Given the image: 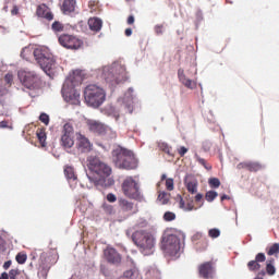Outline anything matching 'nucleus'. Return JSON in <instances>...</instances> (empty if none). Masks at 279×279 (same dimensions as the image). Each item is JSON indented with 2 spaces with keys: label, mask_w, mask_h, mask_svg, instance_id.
<instances>
[{
  "label": "nucleus",
  "mask_w": 279,
  "mask_h": 279,
  "mask_svg": "<svg viewBox=\"0 0 279 279\" xmlns=\"http://www.w3.org/2000/svg\"><path fill=\"white\" fill-rule=\"evenodd\" d=\"M132 241L144 256H149L151 250L156 246V238L147 230H136L133 232Z\"/></svg>",
  "instance_id": "f257e3e1"
},
{
  "label": "nucleus",
  "mask_w": 279,
  "mask_h": 279,
  "mask_svg": "<svg viewBox=\"0 0 279 279\" xmlns=\"http://www.w3.org/2000/svg\"><path fill=\"white\" fill-rule=\"evenodd\" d=\"M34 56L39 66L46 72V75L51 77V75L56 74V58L49 51V48H37L34 50Z\"/></svg>",
  "instance_id": "f03ea898"
},
{
  "label": "nucleus",
  "mask_w": 279,
  "mask_h": 279,
  "mask_svg": "<svg viewBox=\"0 0 279 279\" xmlns=\"http://www.w3.org/2000/svg\"><path fill=\"white\" fill-rule=\"evenodd\" d=\"M112 161L119 169H136V157L132 150L118 148L112 151Z\"/></svg>",
  "instance_id": "7ed1b4c3"
},
{
  "label": "nucleus",
  "mask_w": 279,
  "mask_h": 279,
  "mask_svg": "<svg viewBox=\"0 0 279 279\" xmlns=\"http://www.w3.org/2000/svg\"><path fill=\"white\" fill-rule=\"evenodd\" d=\"M84 99L87 106L99 108L106 101V90L99 85L89 84L84 89Z\"/></svg>",
  "instance_id": "20e7f679"
},
{
  "label": "nucleus",
  "mask_w": 279,
  "mask_h": 279,
  "mask_svg": "<svg viewBox=\"0 0 279 279\" xmlns=\"http://www.w3.org/2000/svg\"><path fill=\"white\" fill-rule=\"evenodd\" d=\"M105 80L111 86H117V84H121V82L128 80V71L125 70V66L121 64H113L105 73Z\"/></svg>",
  "instance_id": "39448f33"
},
{
  "label": "nucleus",
  "mask_w": 279,
  "mask_h": 279,
  "mask_svg": "<svg viewBox=\"0 0 279 279\" xmlns=\"http://www.w3.org/2000/svg\"><path fill=\"white\" fill-rule=\"evenodd\" d=\"M180 238L175 234H166L161 241V250L165 256H178L180 254Z\"/></svg>",
  "instance_id": "423d86ee"
},
{
  "label": "nucleus",
  "mask_w": 279,
  "mask_h": 279,
  "mask_svg": "<svg viewBox=\"0 0 279 279\" xmlns=\"http://www.w3.org/2000/svg\"><path fill=\"white\" fill-rule=\"evenodd\" d=\"M87 167H88L89 171H92V173H95L96 175H98V178H100V180H105V178H110V175L112 173V168H110V166H108V163L101 161L97 157H90L88 160Z\"/></svg>",
  "instance_id": "0eeeda50"
},
{
  "label": "nucleus",
  "mask_w": 279,
  "mask_h": 279,
  "mask_svg": "<svg viewBox=\"0 0 279 279\" xmlns=\"http://www.w3.org/2000/svg\"><path fill=\"white\" fill-rule=\"evenodd\" d=\"M17 77L21 84L24 85V87L28 90H37V88H40V84H43V82L40 81V76H38V74H36L35 72L20 70L17 72Z\"/></svg>",
  "instance_id": "6e6552de"
},
{
  "label": "nucleus",
  "mask_w": 279,
  "mask_h": 279,
  "mask_svg": "<svg viewBox=\"0 0 279 279\" xmlns=\"http://www.w3.org/2000/svg\"><path fill=\"white\" fill-rule=\"evenodd\" d=\"M122 191L125 197H129L130 199H136V202H141L143 199L141 187H138V183L133 180L132 177H129L123 181Z\"/></svg>",
  "instance_id": "1a4fd4ad"
},
{
  "label": "nucleus",
  "mask_w": 279,
  "mask_h": 279,
  "mask_svg": "<svg viewBox=\"0 0 279 279\" xmlns=\"http://www.w3.org/2000/svg\"><path fill=\"white\" fill-rule=\"evenodd\" d=\"M119 215L122 219H130V217L138 213V205L128 198L118 199Z\"/></svg>",
  "instance_id": "9d476101"
},
{
  "label": "nucleus",
  "mask_w": 279,
  "mask_h": 279,
  "mask_svg": "<svg viewBox=\"0 0 279 279\" xmlns=\"http://www.w3.org/2000/svg\"><path fill=\"white\" fill-rule=\"evenodd\" d=\"M87 128L89 132H93V134H97L98 136H110L111 138L117 136V133L113 132L112 129L95 120H87Z\"/></svg>",
  "instance_id": "9b49d317"
},
{
  "label": "nucleus",
  "mask_w": 279,
  "mask_h": 279,
  "mask_svg": "<svg viewBox=\"0 0 279 279\" xmlns=\"http://www.w3.org/2000/svg\"><path fill=\"white\" fill-rule=\"evenodd\" d=\"M74 129L73 124L65 123L62 129L61 134V145L65 149H71L75 145V140H73Z\"/></svg>",
  "instance_id": "f8f14e48"
},
{
  "label": "nucleus",
  "mask_w": 279,
  "mask_h": 279,
  "mask_svg": "<svg viewBox=\"0 0 279 279\" xmlns=\"http://www.w3.org/2000/svg\"><path fill=\"white\" fill-rule=\"evenodd\" d=\"M59 45H61V47H64L65 49L76 50L80 49L82 45H84V43L82 41V39L73 35L63 34L59 36Z\"/></svg>",
  "instance_id": "ddd939ff"
},
{
  "label": "nucleus",
  "mask_w": 279,
  "mask_h": 279,
  "mask_svg": "<svg viewBox=\"0 0 279 279\" xmlns=\"http://www.w3.org/2000/svg\"><path fill=\"white\" fill-rule=\"evenodd\" d=\"M76 149L78 154H90L93 151V143L82 133H76Z\"/></svg>",
  "instance_id": "4468645a"
},
{
  "label": "nucleus",
  "mask_w": 279,
  "mask_h": 279,
  "mask_svg": "<svg viewBox=\"0 0 279 279\" xmlns=\"http://www.w3.org/2000/svg\"><path fill=\"white\" fill-rule=\"evenodd\" d=\"M216 274L215 262H204L198 265V276L203 279H214Z\"/></svg>",
  "instance_id": "2eb2a0df"
},
{
  "label": "nucleus",
  "mask_w": 279,
  "mask_h": 279,
  "mask_svg": "<svg viewBox=\"0 0 279 279\" xmlns=\"http://www.w3.org/2000/svg\"><path fill=\"white\" fill-rule=\"evenodd\" d=\"M265 260H267V256H265V253H258L255 256V259H252L246 264V267L248 271L256 274L257 271H260V263H265Z\"/></svg>",
  "instance_id": "dca6fc26"
},
{
  "label": "nucleus",
  "mask_w": 279,
  "mask_h": 279,
  "mask_svg": "<svg viewBox=\"0 0 279 279\" xmlns=\"http://www.w3.org/2000/svg\"><path fill=\"white\" fill-rule=\"evenodd\" d=\"M236 169H245L251 173H256L258 171H262V169H265V166H263V163L258 161H243L236 166Z\"/></svg>",
  "instance_id": "f3484780"
},
{
  "label": "nucleus",
  "mask_w": 279,
  "mask_h": 279,
  "mask_svg": "<svg viewBox=\"0 0 279 279\" xmlns=\"http://www.w3.org/2000/svg\"><path fill=\"white\" fill-rule=\"evenodd\" d=\"M104 256L107 263H110V265H120L121 263V254H119V252H117L113 247H107L104 251Z\"/></svg>",
  "instance_id": "a211bd4d"
},
{
  "label": "nucleus",
  "mask_w": 279,
  "mask_h": 279,
  "mask_svg": "<svg viewBox=\"0 0 279 279\" xmlns=\"http://www.w3.org/2000/svg\"><path fill=\"white\" fill-rule=\"evenodd\" d=\"M36 16H38V19H45L49 22L53 21L54 19L53 12H51V9H49L48 5L45 3L37 5Z\"/></svg>",
  "instance_id": "6ab92c4d"
},
{
  "label": "nucleus",
  "mask_w": 279,
  "mask_h": 279,
  "mask_svg": "<svg viewBox=\"0 0 279 279\" xmlns=\"http://www.w3.org/2000/svg\"><path fill=\"white\" fill-rule=\"evenodd\" d=\"M178 77L185 88H189L190 90H195V88H197V82L186 77V74H184L182 69L178 71Z\"/></svg>",
  "instance_id": "aec40b11"
},
{
  "label": "nucleus",
  "mask_w": 279,
  "mask_h": 279,
  "mask_svg": "<svg viewBox=\"0 0 279 279\" xmlns=\"http://www.w3.org/2000/svg\"><path fill=\"white\" fill-rule=\"evenodd\" d=\"M133 99H134V88L130 87L124 94V102H126L124 105V108L126 112H129V114H132V112H134Z\"/></svg>",
  "instance_id": "412c9836"
},
{
  "label": "nucleus",
  "mask_w": 279,
  "mask_h": 279,
  "mask_svg": "<svg viewBox=\"0 0 279 279\" xmlns=\"http://www.w3.org/2000/svg\"><path fill=\"white\" fill-rule=\"evenodd\" d=\"M185 189L191 193V195H195L197 193V179L193 177H186L184 180Z\"/></svg>",
  "instance_id": "4be33fe9"
},
{
  "label": "nucleus",
  "mask_w": 279,
  "mask_h": 279,
  "mask_svg": "<svg viewBox=\"0 0 279 279\" xmlns=\"http://www.w3.org/2000/svg\"><path fill=\"white\" fill-rule=\"evenodd\" d=\"M177 202H179V208H181V210H185L186 213H191V210H197L193 201L186 204L184 198H182V195H177Z\"/></svg>",
  "instance_id": "5701e85b"
},
{
  "label": "nucleus",
  "mask_w": 279,
  "mask_h": 279,
  "mask_svg": "<svg viewBox=\"0 0 279 279\" xmlns=\"http://www.w3.org/2000/svg\"><path fill=\"white\" fill-rule=\"evenodd\" d=\"M87 23L92 32H101V27H104V21L99 17H90Z\"/></svg>",
  "instance_id": "b1692460"
},
{
  "label": "nucleus",
  "mask_w": 279,
  "mask_h": 279,
  "mask_svg": "<svg viewBox=\"0 0 279 279\" xmlns=\"http://www.w3.org/2000/svg\"><path fill=\"white\" fill-rule=\"evenodd\" d=\"M76 3L75 0H64L61 5V11L63 14H71V12H75Z\"/></svg>",
  "instance_id": "393cba45"
},
{
  "label": "nucleus",
  "mask_w": 279,
  "mask_h": 279,
  "mask_svg": "<svg viewBox=\"0 0 279 279\" xmlns=\"http://www.w3.org/2000/svg\"><path fill=\"white\" fill-rule=\"evenodd\" d=\"M0 279H25V277H23L20 269H11L9 275L8 272H2Z\"/></svg>",
  "instance_id": "a878e982"
},
{
  "label": "nucleus",
  "mask_w": 279,
  "mask_h": 279,
  "mask_svg": "<svg viewBox=\"0 0 279 279\" xmlns=\"http://www.w3.org/2000/svg\"><path fill=\"white\" fill-rule=\"evenodd\" d=\"M64 175L69 182H77V175L75 174V169L71 166L64 168Z\"/></svg>",
  "instance_id": "bb28decb"
},
{
  "label": "nucleus",
  "mask_w": 279,
  "mask_h": 279,
  "mask_svg": "<svg viewBox=\"0 0 279 279\" xmlns=\"http://www.w3.org/2000/svg\"><path fill=\"white\" fill-rule=\"evenodd\" d=\"M36 136L41 147H47V133L45 132V129H37Z\"/></svg>",
  "instance_id": "cd10ccee"
},
{
  "label": "nucleus",
  "mask_w": 279,
  "mask_h": 279,
  "mask_svg": "<svg viewBox=\"0 0 279 279\" xmlns=\"http://www.w3.org/2000/svg\"><path fill=\"white\" fill-rule=\"evenodd\" d=\"M171 199V194L167 192H159L158 202H160L163 206L169 204Z\"/></svg>",
  "instance_id": "c85d7f7f"
},
{
  "label": "nucleus",
  "mask_w": 279,
  "mask_h": 279,
  "mask_svg": "<svg viewBox=\"0 0 279 279\" xmlns=\"http://www.w3.org/2000/svg\"><path fill=\"white\" fill-rule=\"evenodd\" d=\"M138 278V270L137 269H130L124 271L121 279H136Z\"/></svg>",
  "instance_id": "c756f323"
},
{
  "label": "nucleus",
  "mask_w": 279,
  "mask_h": 279,
  "mask_svg": "<svg viewBox=\"0 0 279 279\" xmlns=\"http://www.w3.org/2000/svg\"><path fill=\"white\" fill-rule=\"evenodd\" d=\"M51 29L54 34H61V32H64V25L60 21H54L51 24Z\"/></svg>",
  "instance_id": "7c9ffc66"
},
{
  "label": "nucleus",
  "mask_w": 279,
  "mask_h": 279,
  "mask_svg": "<svg viewBox=\"0 0 279 279\" xmlns=\"http://www.w3.org/2000/svg\"><path fill=\"white\" fill-rule=\"evenodd\" d=\"M101 208H102L105 215H108V216H112L117 213V210L114 209V206H112L108 203H104L101 205Z\"/></svg>",
  "instance_id": "2f4dec72"
},
{
  "label": "nucleus",
  "mask_w": 279,
  "mask_h": 279,
  "mask_svg": "<svg viewBox=\"0 0 279 279\" xmlns=\"http://www.w3.org/2000/svg\"><path fill=\"white\" fill-rule=\"evenodd\" d=\"M195 158H196V162L201 163L202 167H204V169H206L207 171L213 170V166L210 163H208V161H206V159L199 157V155H195Z\"/></svg>",
  "instance_id": "473e14b6"
},
{
  "label": "nucleus",
  "mask_w": 279,
  "mask_h": 279,
  "mask_svg": "<svg viewBox=\"0 0 279 279\" xmlns=\"http://www.w3.org/2000/svg\"><path fill=\"white\" fill-rule=\"evenodd\" d=\"M267 276H276V266H274V260H269L266 263V271Z\"/></svg>",
  "instance_id": "72a5a7b5"
},
{
  "label": "nucleus",
  "mask_w": 279,
  "mask_h": 279,
  "mask_svg": "<svg viewBox=\"0 0 279 279\" xmlns=\"http://www.w3.org/2000/svg\"><path fill=\"white\" fill-rule=\"evenodd\" d=\"M158 147L161 151L168 154V156H171V146H169V144L161 142L158 144Z\"/></svg>",
  "instance_id": "f704fd0d"
},
{
  "label": "nucleus",
  "mask_w": 279,
  "mask_h": 279,
  "mask_svg": "<svg viewBox=\"0 0 279 279\" xmlns=\"http://www.w3.org/2000/svg\"><path fill=\"white\" fill-rule=\"evenodd\" d=\"M218 195L219 194L215 191H208L205 194V199H206V202H215V199H217Z\"/></svg>",
  "instance_id": "c9c22d12"
},
{
  "label": "nucleus",
  "mask_w": 279,
  "mask_h": 279,
  "mask_svg": "<svg viewBox=\"0 0 279 279\" xmlns=\"http://www.w3.org/2000/svg\"><path fill=\"white\" fill-rule=\"evenodd\" d=\"M268 256H274V254H279V244L275 243L267 248Z\"/></svg>",
  "instance_id": "e433bc0d"
},
{
  "label": "nucleus",
  "mask_w": 279,
  "mask_h": 279,
  "mask_svg": "<svg viewBox=\"0 0 279 279\" xmlns=\"http://www.w3.org/2000/svg\"><path fill=\"white\" fill-rule=\"evenodd\" d=\"M208 184L211 189H219L221 186V181L218 178H211L208 181Z\"/></svg>",
  "instance_id": "4c0bfd02"
},
{
  "label": "nucleus",
  "mask_w": 279,
  "mask_h": 279,
  "mask_svg": "<svg viewBox=\"0 0 279 279\" xmlns=\"http://www.w3.org/2000/svg\"><path fill=\"white\" fill-rule=\"evenodd\" d=\"M15 259L19 263V265H25V263L27 262V255L23 253H19Z\"/></svg>",
  "instance_id": "58836bf2"
},
{
  "label": "nucleus",
  "mask_w": 279,
  "mask_h": 279,
  "mask_svg": "<svg viewBox=\"0 0 279 279\" xmlns=\"http://www.w3.org/2000/svg\"><path fill=\"white\" fill-rule=\"evenodd\" d=\"M163 220L165 221H175V213H173V211H166L163 214Z\"/></svg>",
  "instance_id": "ea45409f"
},
{
  "label": "nucleus",
  "mask_w": 279,
  "mask_h": 279,
  "mask_svg": "<svg viewBox=\"0 0 279 279\" xmlns=\"http://www.w3.org/2000/svg\"><path fill=\"white\" fill-rule=\"evenodd\" d=\"M208 236H210V239H219V236H221V231H219V229H210L208 231Z\"/></svg>",
  "instance_id": "a19ab883"
},
{
  "label": "nucleus",
  "mask_w": 279,
  "mask_h": 279,
  "mask_svg": "<svg viewBox=\"0 0 279 279\" xmlns=\"http://www.w3.org/2000/svg\"><path fill=\"white\" fill-rule=\"evenodd\" d=\"M66 101H71V104H77L80 101V94H77V92H74L73 95L70 94Z\"/></svg>",
  "instance_id": "79ce46f5"
},
{
  "label": "nucleus",
  "mask_w": 279,
  "mask_h": 279,
  "mask_svg": "<svg viewBox=\"0 0 279 279\" xmlns=\"http://www.w3.org/2000/svg\"><path fill=\"white\" fill-rule=\"evenodd\" d=\"M148 223H147V220L145 219H140L137 220V222L135 223L134 228L136 230L141 229V228H147Z\"/></svg>",
  "instance_id": "37998d69"
},
{
  "label": "nucleus",
  "mask_w": 279,
  "mask_h": 279,
  "mask_svg": "<svg viewBox=\"0 0 279 279\" xmlns=\"http://www.w3.org/2000/svg\"><path fill=\"white\" fill-rule=\"evenodd\" d=\"M8 252V244L5 243V240L0 236V254H5Z\"/></svg>",
  "instance_id": "c03bdc74"
},
{
  "label": "nucleus",
  "mask_w": 279,
  "mask_h": 279,
  "mask_svg": "<svg viewBox=\"0 0 279 279\" xmlns=\"http://www.w3.org/2000/svg\"><path fill=\"white\" fill-rule=\"evenodd\" d=\"M166 189H167V191H173V189H174L173 179H171V178L166 179Z\"/></svg>",
  "instance_id": "a18cd8bd"
},
{
  "label": "nucleus",
  "mask_w": 279,
  "mask_h": 279,
  "mask_svg": "<svg viewBox=\"0 0 279 279\" xmlns=\"http://www.w3.org/2000/svg\"><path fill=\"white\" fill-rule=\"evenodd\" d=\"M39 121H41V123H44L45 125H49V114L41 113L39 116Z\"/></svg>",
  "instance_id": "49530a36"
},
{
  "label": "nucleus",
  "mask_w": 279,
  "mask_h": 279,
  "mask_svg": "<svg viewBox=\"0 0 279 279\" xmlns=\"http://www.w3.org/2000/svg\"><path fill=\"white\" fill-rule=\"evenodd\" d=\"M211 147H213V143L210 141L203 142L204 151H208L209 149H211Z\"/></svg>",
  "instance_id": "de8ad7c7"
},
{
  "label": "nucleus",
  "mask_w": 279,
  "mask_h": 279,
  "mask_svg": "<svg viewBox=\"0 0 279 279\" xmlns=\"http://www.w3.org/2000/svg\"><path fill=\"white\" fill-rule=\"evenodd\" d=\"M107 201H108L110 204H114V202H117V195H114V194H112V193L107 194Z\"/></svg>",
  "instance_id": "09e8293b"
},
{
  "label": "nucleus",
  "mask_w": 279,
  "mask_h": 279,
  "mask_svg": "<svg viewBox=\"0 0 279 279\" xmlns=\"http://www.w3.org/2000/svg\"><path fill=\"white\" fill-rule=\"evenodd\" d=\"M14 76L11 73L5 74L4 81L7 82V84H12Z\"/></svg>",
  "instance_id": "8fccbe9b"
},
{
  "label": "nucleus",
  "mask_w": 279,
  "mask_h": 279,
  "mask_svg": "<svg viewBox=\"0 0 279 279\" xmlns=\"http://www.w3.org/2000/svg\"><path fill=\"white\" fill-rule=\"evenodd\" d=\"M187 151H189V148H186V147H184V146H181V147L179 148V155L181 156V158L184 157V155H186Z\"/></svg>",
  "instance_id": "3c124183"
},
{
  "label": "nucleus",
  "mask_w": 279,
  "mask_h": 279,
  "mask_svg": "<svg viewBox=\"0 0 279 279\" xmlns=\"http://www.w3.org/2000/svg\"><path fill=\"white\" fill-rule=\"evenodd\" d=\"M11 15L19 16V7L17 5H13V8L11 10Z\"/></svg>",
  "instance_id": "603ef678"
},
{
  "label": "nucleus",
  "mask_w": 279,
  "mask_h": 279,
  "mask_svg": "<svg viewBox=\"0 0 279 279\" xmlns=\"http://www.w3.org/2000/svg\"><path fill=\"white\" fill-rule=\"evenodd\" d=\"M165 29V26L163 25H157L155 26V32L156 34L160 35L162 34V31Z\"/></svg>",
  "instance_id": "864d4df0"
},
{
  "label": "nucleus",
  "mask_w": 279,
  "mask_h": 279,
  "mask_svg": "<svg viewBox=\"0 0 279 279\" xmlns=\"http://www.w3.org/2000/svg\"><path fill=\"white\" fill-rule=\"evenodd\" d=\"M88 8L90 12H95L97 10V5H95V1H89Z\"/></svg>",
  "instance_id": "5fc2aeb1"
},
{
  "label": "nucleus",
  "mask_w": 279,
  "mask_h": 279,
  "mask_svg": "<svg viewBox=\"0 0 279 279\" xmlns=\"http://www.w3.org/2000/svg\"><path fill=\"white\" fill-rule=\"evenodd\" d=\"M194 199L196 203H199V202H202V199H204V195L198 193L195 195Z\"/></svg>",
  "instance_id": "6e6d98bb"
},
{
  "label": "nucleus",
  "mask_w": 279,
  "mask_h": 279,
  "mask_svg": "<svg viewBox=\"0 0 279 279\" xmlns=\"http://www.w3.org/2000/svg\"><path fill=\"white\" fill-rule=\"evenodd\" d=\"M134 15H130L126 20L128 25H134Z\"/></svg>",
  "instance_id": "4d7b16f0"
},
{
  "label": "nucleus",
  "mask_w": 279,
  "mask_h": 279,
  "mask_svg": "<svg viewBox=\"0 0 279 279\" xmlns=\"http://www.w3.org/2000/svg\"><path fill=\"white\" fill-rule=\"evenodd\" d=\"M12 267V260H8L3 264V269H10Z\"/></svg>",
  "instance_id": "13d9d810"
},
{
  "label": "nucleus",
  "mask_w": 279,
  "mask_h": 279,
  "mask_svg": "<svg viewBox=\"0 0 279 279\" xmlns=\"http://www.w3.org/2000/svg\"><path fill=\"white\" fill-rule=\"evenodd\" d=\"M124 34H125V36H128V37L132 36V28H126V29L124 31Z\"/></svg>",
  "instance_id": "bf43d9fd"
},
{
  "label": "nucleus",
  "mask_w": 279,
  "mask_h": 279,
  "mask_svg": "<svg viewBox=\"0 0 279 279\" xmlns=\"http://www.w3.org/2000/svg\"><path fill=\"white\" fill-rule=\"evenodd\" d=\"M0 128H8V121L0 122Z\"/></svg>",
  "instance_id": "052dcab7"
},
{
  "label": "nucleus",
  "mask_w": 279,
  "mask_h": 279,
  "mask_svg": "<svg viewBox=\"0 0 279 279\" xmlns=\"http://www.w3.org/2000/svg\"><path fill=\"white\" fill-rule=\"evenodd\" d=\"M220 199H221V202H225V199H230V196L223 194Z\"/></svg>",
  "instance_id": "680f3d73"
},
{
  "label": "nucleus",
  "mask_w": 279,
  "mask_h": 279,
  "mask_svg": "<svg viewBox=\"0 0 279 279\" xmlns=\"http://www.w3.org/2000/svg\"><path fill=\"white\" fill-rule=\"evenodd\" d=\"M5 93H8V89H0V97H3V95H5Z\"/></svg>",
  "instance_id": "e2e57ef3"
},
{
  "label": "nucleus",
  "mask_w": 279,
  "mask_h": 279,
  "mask_svg": "<svg viewBox=\"0 0 279 279\" xmlns=\"http://www.w3.org/2000/svg\"><path fill=\"white\" fill-rule=\"evenodd\" d=\"M89 182H94V184H97V180L93 179L92 177H88Z\"/></svg>",
  "instance_id": "0e129e2a"
},
{
  "label": "nucleus",
  "mask_w": 279,
  "mask_h": 279,
  "mask_svg": "<svg viewBox=\"0 0 279 279\" xmlns=\"http://www.w3.org/2000/svg\"><path fill=\"white\" fill-rule=\"evenodd\" d=\"M161 180H167V174H162Z\"/></svg>",
  "instance_id": "69168bd1"
},
{
  "label": "nucleus",
  "mask_w": 279,
  "mask_h": 279,
  "mask_svg": "<svg viewBox=\"0 0 279 279\" xmlns=\"http://www.w3.org/2000/svg\"><path fill=\"white\" fill-rule=\"evenodd\" d=\"M201 235L199 234H196V235H194V239H197V238H199Z\"/></svg>",
  "instance_id": "338daca9"
}]
</instances>
